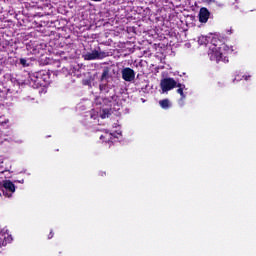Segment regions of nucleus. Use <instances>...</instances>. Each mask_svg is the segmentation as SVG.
I'll return each instance as SVG.
<instances>
[{
    "instance_id": "nucleus-1",
    "label": "nucleus",
    "mask_w": 256,
    "mask_h": 256,
    "mask_svg": "<svg viewBox=\"0 0 256 256\" xmlns=\"http://www.w3.org/2000/svg\"><path fill=\"white\" fill-rule=\"evenodd\" d=\"M49 75L45 74V71L37 72L35 75L31 76L30 85L34 89H39V87H45Z\"/></svg>"
},
{
    "instance_id": "nucleus-2",
    "label": "nucleus",
    "mask_w": 256,
    "mask_h": 256,
    "mask_svg": "<svg viewBox=\"0 0 256 256\" xmlns=\"http://www.w3.org/2000/svg\"><path fill=\"white\" fill-rule=\"evenodd\" d=\"M4 197L11 198L15 193V184L11 180H4L1 184V189Z\"/></svg>"
},
{
    "instance_id": "nucleus-3",
    "label": "nucleus",
    "mask_w": 256,
    "mask_h": 256,
    "mask_svg": "<svg viewBox=\"0 0 256 256\" xmlns=\"http://www.w3.org/2000/svg\"><path fill=\"white\" fill-rule=\"evenodd\" d=\"M160 87L163 93H167V91H171V89H175V87H177V81L173 78H164L160 82Z\"/></svg>"
},
{
    "instance_id": "nucleus-4",
    "label": "nucleus",
    "mask_w": 256,
    "mask_h": 256,
    "mask_svg": "<svg viewBox=\"0 0 256 256\" xmlns=\"http://www.w3.org/2000/svg\"><path fill=\"white\" fill-rule=\"evenodd\" d=\"M105 53L104 52H99L97 50H94L90 53H87L84 56L85 61H95V59H104Z\"/></svg>"
},
{
    "instance_id": "nucleus-5",
    "label": "nucleus",
    "mask_w": 256,
    "mask_h": 256,
    "mask_svg": "<svg viewBox=\"0 0 256 256\" xmlns=\"http://www.w3.org/2000/svg\"><path fill=\"white\" fill-rule=\"evenodd\" d=\"M209 17H211V12L206 7L200 8L198 18L200 23H207L209 21Z\"/></svg>"
},
{
    "instance_id": "nucleus-6",
    "label": "nucleus",
    "mask_w": 256,
    "mask_h": 256,
    "mask_svg": "<svg viewBox=\"0 0 256 256\" xmlns=\"http://www.w3.org/2000/svg\"><path fill=\"white\" fill-rule=\"evenodd\" d=\"M210 59L211 61H216V63H219V61H229L227 57H225L223 53L218 50L212 52Z\"/></svg>"
},
{
    "instance_id": "nucleus-7",
    "label": "nucleus",
    "mask_w": 256,
    "mask_h": 256,
    "mask_svg": "<svg viewBox=\"0 0 256 256\" xmlns=\"http://www.w3.org/2000/svg\"><path fill=\"white\" fill-rule=\"evenodd\" d=\"M13 238L6 232H0V247H5L7 243H11Z\"/></svg>"
},
{
    "instance_id": "nucleus-8",
    "label": "nucleus",
    "mask_w": 256,
    "mask_h": 256,
    "mask_svg": "<svg viewBox=\"0 0 256 256\" xmlns=\"http://www.w3.org/2000/svg\"><path fill=\"white\" fill-rule=\"evenodd\" d=\"M111 113H112L111 108H103L100 111V117L101 119H109V117H111Z\"/></svg>"
},
{
    "instance_id": "nucleus-9",
    "label": "nucleus",
    "mask_w": 256,
    "mask_h": 256,
    "mask_svg": "<svg viewBox=\"0 0 256 256\" xmlns=\"http://www.w3.org/2000/svg\"><path fill=\"white\" fill-rule=\"evenodd\" d=\"M159 105L162 109H170L171 107V101L169 99H163L159 101Z\"/></svg>"
},
{
    "instance_id": "nucleus-10",
    "label": "nucleus",
    "mask_w": 256,
    "mask_h": 256,
    "mask_svg": "<svg viewBox=\"0 0 256 256\" xmlns=\"http://www.w3.org/2000/svg\"><path fill=\"white\" fill-rule=\"evenodd\" d=\"M117 135H121V132H116V133H106L105 135H101L100 139H107V137H110V139H113V137L117 138Z\"/></svg>"
},
{
    "instance_id": "nucleus-11",
    "label": "nucleus",
    "mask_w": 256,
    "mask_h": 256,
    "mask_svg": "<svg viewBox=\"0 0 256 256\" xmlns=\"http://www.w3.org/2000/svg\"><path fill=\"white\" fill-rule=\"evenodd\" d=\"M107 79H109V68H104L100 81H105Z\"/></svg>"
},
{
    "instance_id": "nucleus-12",
    "label": "nucleus",
    "mask_w": 256,
    "mask_h": 256,
    "mask_svg": "<svg viewBox=\"0 0 256 256\" xmlns=\"http://www.w3.org/2000/svg\"><path fill=\"white\" fill-rule=\"evenodd\" d=\"M122 78L124 81H129V67H126L122 70Z\"/></svg>"
},
{
    "instance_id": "nucleus-13",
    "label": "nucleus",
    "mask_w": 256,
    "mask_h": 256,
    "mask_svg": "<svg viewBox=\"0 0 256 256\" xmlns=\"http://www.w3.org/2000/svg\"><path fill=\"white\" fill-rule=\"evenodd\" d=\"M135 80V71L131 68H129V82L131 83V81Z\"/></svg>"
},
{
    "instance_id": "nucleus-14",
    "label": "nucleus",
    "mask_w": 256,
    "mask_h": 256,
    "mask_svg": "<svg viewBox=\"0 0 256 256\" xmlns=\"http://www.w3.org/2000/svg\"><path fill=\"white\" fill-rule=\"evenodd\" d=\"M183 89H184V88H178V89H177V93H178L179 95H181V98H182V99H185V93H183Z\"/></svg>"
},
{
    "instance_id": "nucleus-15",
    "label": "nucleus",
    "mask_w": 256,
    "mask_h": 256,
    "mask_svg": "<svg viewBox=\"0 0 256 256\" xmlns=\"http://www.w3.org/2000/svg\"><path fill=\"white\" fill-rule=\"evenodd\" d=\"M20 65H23V67H27V60L25 58H21Z\"/></svg>"
},
{
    "instance_id": "nucleus-16",
    "label": "nucleus",
    "mask_w": 256,
    "mask_h": 256,
    "mask_svg": "<svg viewBox=\"0 0 256 256\" xmlns=\"http://www.w3.org/2000/svg\"><path fill=\"white\" fill-rule=\"evenodd\" d=\"M176 87H178V89H185V84H181L176 82Z\"/></svg>"
},
{
    "instance_id": "nucleus-17",
    "label": "nucleus",
    "mask_w": 256,
    "mask_h": 256,
    "mask_svg": "<svg viewBox=\"0 0 256 256\" xmlns=\"http://www.w3.org/2000/svg\"><path fill=\"white\" fill-rule=\"evenodd\" d=\"M54 233H53V230L50 231V233L48 234V239H53L54 237Z\"/></svg>"
},
{
    "instance_id": "nucleus-18",
    "label": "nucleus",
    "mask_w": 256,
    "mask_h": 256,
    "mask_svg": "<svg viewBox=\"0 0 256 256\" xmlns=\"http://www.w3.org/2000/svg\"><path fill=\"white\" fill-rule=\"evenodd\" d=\"M83 85H91V80H83Z\"/></svg>"
},
{
    "instance_id": "nucleus-19",
    "label": "nucleus",
    "mask_w": 256,
    "mask_h": 256,
    "mask_svg": "<svg viewBox=\"0 0 256 256\" xmlns=\"http://www.w3.org/2000/svg\"><path fill=\"white\" fill-rule=\"evenodd\" d=\"M242 77H243V79H245V81H249V79H251L250 75H244Z\"/></svg>"
},
{
    "instance_id": "nucleus-20",
    "label": "nucleus",
    "mask_w": 256,
    "mask_h": 256,
    "mask_svg": "<svg viewBox=\"0 0 256 256\" xmlns=\"http://www.w3.org/2000/svg\"><path fill=\"white\" fill-rule=\"evenodd\" d=\"M92 1H95L96 3H99V2H101L102 0H92Z\"/></svg>"
},
{
    "instance_id": "nucleus-21",
    "label": "nucleus",
    "mask_w": 256,
    "mask_h": 256,
    "mask_svg": "<svg viewBox=\"0 0 256 256\" xmlns=\"http://www.w3.org/2000/svg\"><path fill=\"white\" fill-rule=\"evenodd\" d=\"M32 53H34V54L37 53V49H34V50L32 51Z\"/></svg>"
},
{
    "instance_id": "nucleus-22",
    "label": "nucleus",
    "mask_w": 256,
    "mask_h": 256,
    "mask_svg": "<svg viewBox=\"0 0 256 256\" xmlns=\"http://www.w3.org/2000/svg\"><path fill=\"white\" fill-rule=\"evenodd\" d=\"M100 90H101V91L103 90V85H100Z\"/></svg>"
},
{
    "instance_id": "nucleus-23",
    "label": "nucleus",
    "mask_w": 256,
    "mask_h": 256,
    "mask_svg": "<svg viewBox=\"0 0 256 256\" xmlns=\"http://www.w3.org/2000/svg\"><path fill=\"white\" fill-rule=\"evenodd\" d=\"M23 181H24V180L22 179V180L18 181V183H23Z\"/></svg>"
},
{
    "instance_id": "nucleus-24",
    "label": "nucleus",
    "mask_w": 256,
    "mask_h": 256,
    "mask_svg": "<svg viewBox=\"0 0 256 256\" xmlns=\"http://www.w3.org/2000/svg\"><path fill=\"white\" fill-rule=\"evenodd\" d=\"M104 141H105V143H107V141H109V139H105Z\"/></svg>"
},
{
    "instance_id": "nucleus-25",
    "label": "nucleus",
    "mask_w": 256,
    "mask_h": 256,
    "mask_svg": "<svg viewBox=\"0 0 256 256\" xmlns=\"http://www.w3.org/2000/svg\"><path fill=\"white\" fill-rule=\"evenodd\" d=\"M231 33H233L231 30H229V35H231Z\"/></svg>"
},
{
    "instance_id": "nucleus-26",
    "label": "nucleus",
    "mask_w": 256,
    "mask_h": 256,
    "mask_svg": "<svg viewBox=\"0 0 256 256\" xmlns=\"http://www.w3.org/2000/svg\"><path fill=\"white\" fill-rule=\"evenodd\" d=\"M0 189H1V183H0ZM0 197H1V193H0Z\"/></svg>"
},
{
    "instance_id": "nucleus-27",
    "label": "nucleus",
    "mask_w": 256,
    "mask_h": 256,
    "mask_svg": "<svg viewBox=\"0 0 256 256\" xmlns=\"http://www.w3.org/2000/svg\"><path fill=\"white\" fill-rule=\"evenodd\" d=\"M228 47L227 46H224V49H227Z\"/></svg>"
},
{
    "instance_id": "nucleus-28",
    "label": "nucleus",
    "mask_w": 256,
    "mask_h": 256,
    "mask_svg": "<svg viewBox=\"0 0 256 256\" xmlns=\"http://www.w3.org/2000/svg\"><path fill=\"white\" fill-rule=\"evenodd\" d=\"M142 102H143V103H145V100H144V99H142Z\"/></svg>"
}]
</instances>
